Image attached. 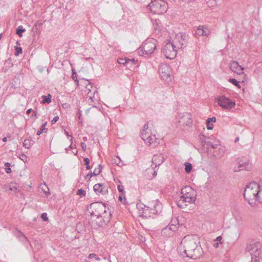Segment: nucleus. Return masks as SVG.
<instances>
[{
  "label": "nucleus",
  "instance_id": "obj_1",
  "mask_svg": "<svg viewBox=\"0 0 262 262\" xmlns=\"http://www.w3.org/2000/svg\"><path fill=\"white\" fill-rule=\"evenodd\" d=\"M180 254L183 256L191 259H196L203 254V250L201 246H199L194 240H182L178 247Z\"/></svg>",
  "mask_w": 262,
  "mask_h": 262
},
{
  "label": "nucleus",
  "instance_id": "obj_2",
  "mask_svg": "<svg viewBox=\"0 0 262 262\" xmlns=\"http://www.w3.org/2000/svg\"><path fill=\"white\" fill-rule=\"evenodd\" d=\"M260 191L258 189L256 182H250L245 188L244 193V198L249 202V204H252L250 201H258Z\"/></svg>",
  "mask_w": 262,
  "mask_h": 262
},
{
  "label": "nucleus",
  "instance_id": "obj_3",
  "mask_svg": "<svg viewBox=\"0 0 262 262\" xmlns=\"http://www.w3.org/2000/svg\"><path fill=\"white\" fill-rule=\"evenodd\" d=\"M137 207L139 209H142L143 210V216L146 217H152L153 215L159 214L162 212V204L156 200L152 207L147 206L143 204H137Z\"/></svg>",
  "mask_w": 262,
  "mask_h": 262
},
{
  "label": "nucleus",
  "instance_id": "obj_4",
  "mask_svg": "<svg viewBox=\"0 0 262 262\" xmlns=\"http://www.w3.org/2000/svg\"><path fill=\"white\" fill-rule=\"evenodd\" d=\"M147 7L150 12L154 14L161 15L166 12L168 4L164 0H151Z\"/></svg>",
  "mask_w": 262,
  "mask_h": 262
},
{
  "label": "nucleus",
  "instance_id": "obj_5",
  "mask_svg": "<svg viewBox=\"0 0 262 262\" xmlns=\"http://www.w3.org/2000/svg\"><path fill=\"white\" fill-rule=\"evenodd\" d=\"M156 40L153 39H147L142 45L138 51L140 55L142 56L145 55H150L152 54L156 49Z\"/></svg>",
  "mask_w": 262,
  "mask_h": 262
},
{
  "label": "nucleus",
  "instance_id": "obj_6",
  "mask_svg": "<svg viewBox=\"0 0 262 262\" xmlns=\"http://www.w3.org/2000/svg\"><path fill=\"white\" fill-rule=\"evenodd\" d=\"M91 215L96 216L98 219L101 217L102 214L106 212L105 206L101 202L92 203L90 206Z\"/></svg>",
  "mask_w": 262,
  "mask_h": 262
},
{
  "label": "nucleus",
  "instance_id": "obj_7",
  "mask_svg": "<svg viewBox=\"0 0 262 262\" xmlns=\"http://www.w3.org/2000/svg\"><path fill=\"white\" fill-rule=\"evenodd\" d=\"M178 49L172 41H169L163 49V53L167 58L172 59L176 56Z\"/></svg>",
  "mask_w": 262,
  "mask_h": 262
},
{
  "label": "nucleus",
  "instance_id": "obj_8",
  "mask_svg": "<svg viewBox=\"0 0 262 262\" xmlns=\"http://www.w3.org/2000/svg\"><path fill=\"white\" fill-rule=\"evenodd\" d=\"M187 35L185 33H179L176 34L172 42L178 49H182L187 45Z\"/></svg>",
  "mask_w": 262,
  "mask_h": 262
},
{
  "label": "nucleus",
  "instance_id": "obj_9",
  "mask_svg": "<svg viewBox=\"0 0 262 262\" xmlns=\"http://www.w3.org/2000/svg\"><path fill=\"white\" fill-rule=\"evenodd\" d=\"M218 104L223 108L231 109L235 106V101H232L229 98L224 95L220 96L216 99Z\"/></svg>",
  "mask_w": 262,
  "mask_h": 262
},
{
  "label": "nucleus",
  "instance_id": "obj_10",
  "mask_svg": "<svg viewBox=\"0 0 262 262\" xmlns=\"http://www.w3.org/2000/svg\"><path fill=\"white\" fill-rule=\"evenodd\" d=\"M159 73L163 80L166 81L171 80L170 68L167 64L165 63L161 64L159 68Z\"/></svg>",
  "mask_w": 262,
  "mask_h": 262
},
{
  "label": "nucleus",
  "instance_id": "obj_11",
  "mask_svg": "<svg viewBox=\"0 0 262 262\" xmlns=\"http://www.w3.org/2000/svg\"><path fill=\"white\" fill-rule=\"evenodd\" d=\"M173 222V224H169L167 226L162 229V234L165 235H171L173 232L177 229V226L176 224H178L179 222L178 219H176L172 221Z\"/></svg>",
  "mask_w": 262,
  "mask_h": 262
},
{
  "label": "nucleus",
  "instance_id": "obj_12",
  "mask_svg": "<svg viewBox=\"0 0 262 262\" xmlns=\"http://www.w3.org/2000/svg\"><path fill=\"white\" fill-rule=\"evenodd\" d=\"M179 122L184 125H190L192 122L191 115L188 113L180 114L179 115Z\"/></svg>",
  "mask_w": 262,
  "mask_h": 262
},
{
  "label": "nucleus",
  "instance_id": "obj_13",
  "mask_svg": "<svg viewBox=\"0 0 262 262\" xmlns=\"http://www.w3.org/2000/svg\"><path fill=\"white\" fill-rule=\"evenodd\" d=\"M93 189L94 191L97 194H101L102 195H105L108 192V188L107 186L104 184L100 183H97L94 185Z\"/></svg>",
  "mask_w": 262,
  "mask_h": 262
},
{
  "label": "nucleus",
  "instance_id": "obj_14",
  "mask_svg": "<svg viewBox=\"0 0 262 262\" xmlns=\"http://www.w3.org/2000/svg\"><path fill=\"white\" fill-rule=\"evenodd\" d=\"M210 33L209 29L205 26H200L198 27L194 35L196 36H207Z\"/></svg>",
  "mask_w": 262,
  "mask_h": 262
},
{
  "label": "nucleus",
  "instance_id": "obj_15",
  "mask_svg": "<svg viewBox=\"0 0 262 262\" xmlns=\"http://www.w3.org/2000/svg\"><path fill=\"white\" fill-rule=\"evenodd\" d=\"M230 69L234 73L238 75H241L244 73V68L239 65L237 61H233L230 63Z\"/></svg>",
  "mask_w": 262,
  "mask_h": 262
},
{
  "label": "nucleus",
  "instance_id": "obj_16",
  "mask_svg": "<svg viewBox=\"0 0 262 262\" xmlns=\"http://www.w3.org/2000/svg\"><path fill=\"white\" fill-rule=\"evenodd\" d=\"M164 155L162 154H155L152 159V164L155 165V168L160 165L165 160Z\"/></svg>",
  "mask_w": 262,
  "mask_h": 262
},
{
  "label": "nucleus",
  "instance_id": "obj_17",
  "mask_svg": "<svg viewBox=\"0 0 262 262\" xmlns=\"http://www.w3.org/2000/svg\"><path fill=\"white\" fill-rule=\"evenodd\" d=\"M238 168H241V169H236V168H235V171H239L241 170H243V169H245V170H250V168H251V164L249 163V162H247V161H239L238 162Z\"/></svg>",
  "mask_w": 262,
  "mask_h": 262
},
{
  "label": "nucleus",
  "instance_id": "obj_18",
  "mask_svg": "<svg viewBox=\"0 0 262 262\" xmlns=\"http://www.w3.org/2000/svg\"><path fill=\"white\" fill-rule=\"evenodd\" d=\"M220 141L219 140L214 141V142H212L209 138V140H207L205 143V149L204 150L208 151L209 148L210 147L212 148L213 149L216 148L217 147L220 145Z\"/></svg>",
  "mask_w": 262,
  "mask_h": 262
},
{
  "label": "nucleus",
  "instance_id": "obj_19",
  "mask_svg": "<svg viewBox=\"0 0 262 262\" xmlns=\"http://www.w3.org/2000/svg\"><path fill=\"white\" fill-rule=\"evenodd\" d=\"M141 138L145 141V143L148 144V145L151 144L155 142L156 138L155 136L148 135V137H146V133L141 135Z\"/></svg>",
  "mask_w": 262,
  "mask_h": 262
},
{
  "label": "nucleus",
  "instance_id": "obj_20",
  "mask_svg": "<svg viewBox=\"0 0 262 262\" xmlns=\"http://www.w3.org/2000/svg\"><path fill=\"white\" fill-rule=\"evenodd\" d=\"M195 191H193V193H189L187 195H182L183 196V198H184L185 200H186V202L189 203H194L195 201Z\"/></svg>",
  "mask_w": 262,
  "mask_h": 262
},
{
  "label": "nucleus",
  "instance_id": "obj_21",
  "mask_svg": "<svg viewBox=\"0 0 262 262\" xmlns=\"http://www.w3.org/2000/svg\"><path fill=\"white\" fill-rule=\"evenodd\" d=\"M225 151V149L224 147H220L214 151L213 156L216 159H220L224 156Z\"/></svg>",
  "mask_w": 262,
  "mask_h": 262
},
{
  "label": "nucleus",
  "instance_id": "obj_22",
  "mask_svg": "<svg viewBox=\"0 0 262 262\" xmlns=\"http://www.w3.org/2000/svg\"><path fill=\"white\" fill-rule=\"evenodd\" d=\"M14 234L20 242L25 243L28 241L27 237L20 230H16Z\"/></svg>",
  "mask_w": 262,
  "mask_h": 262
},
{
  "label": "nucleus",
  "instance_id": "obj_23",
  "mask_svg": "<svg viewBox=\"0 0 262 262\" xmlns=\"http://www.w3.org/2000/svg\"><path fill=\"white\" fill-rule=\"evenodd\" d=\"M101 165L99 164L98 168H96L95 169L93 172H89L85 177V179H86L87 178H89V179L94 176H97L99 175L101 172Z\"/></svg>",
  "mask_w": 262,
  "mask_h": 262
},
{
  "label": "nucleus",
  "instance_id": "obj_24",
  "mask_svg": "<svg viewBox=\"0 0 262 262\" xmlns=\"http://www.w3.org/2000/svg\"><path fill=\"white\" fill-rule=\"evenodd\" d=\"M209 138H207L204 135L201 134L199 135V140L204 150L205 149V143L207 140H209Z\"/></svg>",
  "mask_w": 262,
  "mask_h": 262
},
{
  "label": "nucleus",
  "instance_id": "obj_25",
  "mask_svg": "<svg viewBox=\"0 0 262 262\" xmlns=\"http://www.w3.org/2000/svg\"><path fill=\"white\" fill-rule=\"evenodd\" d=\"M193 190L190 186H186L181 189V193L182 195H187L189 193H193Z\"/></svg>",
  "mask_w": 262,
  "mask_h": 262
},
{
  "label": "nucleus",
  "instance_id": "obj_26",
  "mask_svg": "<svg viewBox=\"0 0 262 262\" xmlns=\"http://www.w3.org/2000/svg\"><path fill=\"white\" fill-rule=\"evenodd\" d=\"M186 203H187L186 200L181 196L180 199L177 202V205L180 208H184L187 205Z\"/></svg>",
  "mask_w": 262,
  "mask_h": 262
},
{
  "label": "nucleus",
  "instance_id": "obj_27",
  "mask_svg": "<svg viewBox=\"0 0 262 262\" xmlns=\"http://www.w3.org/2000/svg\"><path fill=\"white\" fill-rule=\"evenodd\" d=\"M130 59L128 58H120L118 60V62L120 64H123L124 66H127L128 64H129L130 61Z\"/></svg>",
  "mask_w": 262,
  "mask_h": 262
},
{
  "label": "nucleus",
  "instance_id": "obj_28",
  "mask_svg": "<svg viewBox=\"0 0 262 262\" xmlns=\"http://www.w3.org/2000/svg\"><path fill=\"white\" fill-rule=\"evenodd\" d=\"M26 31V29L22 26H19L16 30V34L19 37H22L23 33Z\"/></svg>",
  "mask_w": 262,
  "mask_h": 262
},
{
  "label": "nucleus",
  "instance_id": "obj_29",
  "mask_svg": "<svg viewBox=\"0 0 262 262\" xmlns=\"http://www.w3.org/2000/svg\"><path fill=\"white\" fill-rule=\"evenodd\" d=\"M51 94H49L47 96L43 95L42 96V103H49L51 102Z\"/></svg>",
  "mask_w": 262,
  "mask_h": 262
},
{
  "label": "nucleus",
  "instance_id": "obj_30",
  "mask_svg": "<svg viewBox=\"0 0 262 262\" xmlns=\"http://www.w3.org/2000/svg\"><path fill=\"white\" fill-rule=\"evenodd\" d=\"M192 168V165L190 163H185V170L186 173H189L191 172Z\"/></svg>",
  "mask_w": 262,
  "mask_h": 262
},
{
  "label": "nucleus",
  "instance_id": "obj_31",
  "mask_svg": "<svg viewBox=\"0 0 262 262\" xmlns=\"http://www.w3.org/2000/svg\"><path fill=\"white\" fill-rule=\"evenodd\" d=\"M31 145H32V144L29 139H25L23 142V146L28 149L31 146Z\"/></svg>",
  "mask_w": 262,
  "mask_h": 262
},
{
  "label": "nucleus",
  "instance_id": "obj_32",
  "mask_svg": "<svg viewBox=\"0 0 262 262\" xmlns=\"http://www.w3.org/2000/svg\"><path fill=\"white\" fill-rule=\"evenodd\" d=\"M229 81L234 85L235 86H237L238 88H241V85L239 84L238 82L234 78H230L229 80Z\"/></svg>",
  "mask_w": 262,
  "mask_h": 262
},
{
  "label": "nucleus",
  "instance_id": "obj_33",
  "mask_svg": "<svg viewBox=\"0 0 262 262\" xmlns=\"http://www.w3.org/2000/svg\"><path fill=\"white\" fill-rule=\"evenodd\" d=\"M83 161L84 162V164L86 165V169L87 170H89L91 169V167L90 166V161L88 158H84Z\"/></svg>",
  "mask_w": 262,
  "mask_h": 262
},
{
  "label": "nucleus",
  "instance_id": "obj_34",
  "mask_svg": "<svg viewBox=\"0 0 262 262\" xmlns=\"http://www.w3.org/2000/svg\"><path fill=\"white\" fill-rule=\"evenodd\" d=\"M77 194L79 195L80 197H82L85 195L86 192L82 189H79L77 190Z\"/></svg>",
  "mask_w": 262,
  "mask_h": 262
},
{
  "label": "nucleus",
  "instance_id": "obj_35",
  "mask_svg": "<svg viewBox=\"0 0 262 262\" xmlns=\"http://www.w3.org/2000/svg\"><path fill=\"white\" fill-rule=\"evenodd\" d=\"M15 55L16 56H18L20 54H21L23 52V50L21 47H15Z\"/></svg>",
  "mask_w": 262,
  "mask_h": 262
},
{
  "label": "nucleus",
  "instance_id": "obj_36",
  "mask_svg": "<svg viewBox=\"0 0 262 262\" xmlns=\"http://www.w3.org/2000/svg\"><path fill=\"white\" fill-rule=\"evenodd\" d=\"M92 258H95L97 260H99L100 259V257H98L96 254H95L94 253L90 254L88 256L89 259H91Z\"/></svg>",
  "mask_w": 262,
  "mask_h": 262
},
{
  "label": "nucleus",
  "instance_id": "obj_37",
  "mask_svg": "<svg viewBox=\"0 0 262 262\" xmlns=\"http://www.w3.org/2000/svg\"><path fill=\"white\" fill-rule=\"evenodd\" d=\"M118 191L121 193L122 194H124L125 192L124 190V186L122 185H119L118 186Z\"/></svg>",
  "mask_w": 262,
  "mask_h": 262
},
{
  "label": "nucleus",
  "instance_id": "obj_38",
  "mask_svg": "<svg viewBox=\"0 0 262 262\" xmlns=\"http://www.w3.org/2000/svg\"><path fill=\"white\" fill-rule=\"evenodd\" d=\"M206 125L208 129L211 130L213 129V124L211 123L210 122H208L207 120H206Z\"/></svg>",
  "mask_w": 262,
  "mask_h": 262
},
{
  "label": "nucleus",
  "instance_id": "obj_39",
  "mask_svg": "<svg viewBox=\"0 0 262 262\" xmlns=\"http://www.w3.org/2000/svg\"><path fill=\"white\" fill-rule=\"evenodd\" d=\"M42 220L44 221H47L48 220V217L47 216V214L46 213H43L41 214L40 216Z\"/></svg>",
  "mask_w": 262,
  "mask_h": 262
},
{
  "label": "nucleus",
  "instance_id": "obj_40",
  "mask_svg": "<svg viewBox=\"0 0 262 262\" xmlns=\"http://www.w3.org/2000/svg\"><path fill=\"white\" fill-rule=\"evenodd\" d=\"M47 124V122H46L45 123H43V124L41 125V127L40 128V129L41 130H42V131L45 130V131L46 132L47 131V128H46V126Z\"/></svg>",
  "mask_w": 262,
  "mask_h": 262
},
{
  "label": "nucleus",
  "instance_id": "obj_41",
  "mask_svg": "<svg viewBox=\"0 0 262 262\" xmlns=\"http://www.w3.org/2000/svg\"><path fill=\"white\" fill-rule=\"evenodd\" d=\"M206 120H207L208 122H215L216 120V118L214 117L209 118Z\"/></svg>",
  "mask_w": 262,
  "mask_h": 262
},
{
  "label": "nucleus",
  "instance_id": "obj_42",
  "mask_svg": "<svg viewBox=\"0 0 262 262\" xmlns=\"http://www.w3.org/2000/svg\"><path fill=\"white\" fill-rule=\"evenodd\" d=\"M5 63L7 64L10 67H12L13 66V64L11 62V60L10 59H8L7 60H6Z\"/></svg>",
  "mask_w": 262,
  "mask_h": 262
},
{
  "label": "nucleus",
  "instance_id": "obj_43",
  "mask_svg": "<svg viewBox=\"0 0 262 262\" xmlns=\"http://www.w3.org/2000/svg\"><path fill=\"white\" fill-rule=\"evenodd\" d=\"M81 147L83 151H85L86 149V145L84 142L81 143Z\"/></svg>",
  "mask_w": 262,
  "mask_h": 262
},
{
  "label": "nucleus",
  "instance_id": "obj_44",
  "mask_svg": "<svg viewBox=\"0 0 262 262\" xmlns=\"http://www.w3.org/2000/svg\"><path fill=\"white\" fill-rule=\"evenodd\" d=\"M257 185L258 186V189L261 191L262 190V179H260L258 184H257Z\"/></svg>",
  "mask_w": 262,
  "mask_h": 262
},
{
  "label": "nucleus",
  "instance_id": "obj_45",
  "mask_svg": "<svg viewBox=\"0 0 262 262\" xmlns=\"http://www.w3.org/2000/svg\"><path fill=\"white\" fill-rule=\"evenodd\" d=\"M59 119V117L58 116L55 117L53 120L51 121L52 124L55 123Z\"/></svg>",
  "mask_w": 262,
  "mask_h": 262
},
{
  "label": "nucleus",
  "instance_id": "obj_46",
  "mask_svg": "<svg viewBox=\"0 0 262 262\" xmlns=\"http://www.w3.org/2000/svg\"><path fill=\"white\" fill-rule=\"evenodd\" d=\"M76 116L79 118V120L81 119L82 114H81V112L80 111V110H78V112Z\"/></svg>",
  "mask_w": 262,
  "mask_h": 262
},
{
  "label": "nucleus",
  "instance_id": "obj_47",
  "mask_svg": "<svg viewBox=\"0 0 262 262\" xmlns=\"http://www.w3.org/2000/svg\"><path fill=\"white\" fill-rule=\"evenodd\" d=\"M5 171L6 173H10L11 172V169L10 167H5Z\"/></svg>",
  "mask_w": 262,
  "mask_h": 262
},
{
  "label": "nucleus",
  "instance_id": "obj_48",
  "mask_svg": "<svg viewBox=\"0 0 262 262\" xmlns=\"http://www.w3.org/2000/svg\"><path fill=\"white\" fill-rule=\"evenodd\" d=\"M258 201L262 204V192L260 191Z\"/></svg>",
  "mask_w": 262,
  "mask_h": 262
},
{
  "label": "nucleus",
  "instance_id": "obj_49",
  "mask_svg": "<svg viewBox=\"0 0 262 262\" xmlns=\"http://www.w3.org/2000/svg\"><path fill=\"white\" fill-rule=\"evenodd\" d=\"M144 133H146V137H148V135H151V134H150V133H149L147 130H142L141 135L143 134Z\"/></svg>",
  "mask_w": 262,
  "mask_h": 262
},
{
  "label": "nucleus",
  "instance_id": "obj_50",
  "mask_svg": "<svg viewBox=\"0 0 262 262\" xmlns=\"http://www.w3.org/2000/svg\"><path fill=\"white\" fill-rule=\"evenodd\" d=\"M222 238V236H217V237L216 238V239H215V242H221V241Z\"/></svg>",
  "mask_w": 262,
  "mask_h": 262
},
{
  "label": "nucleus",
  "instance_id": "obj_51",
  "mask_svg": "<svg viewBox=\"0 0 262 262\" xmlns=\"http://www.w3.org/2000/svg\"><path fill=\"white\" fill-rule=\"evenodd\" d=\"M72 78H73V80H74L75 81H77V84H78V80H77V78L76 75L74 76V74H73Z\"/></svg>",
  "mask_w": 262,
  "mask_h": 262
},
{
  "label": "nucleus",
  "instance_id": "obj_52",
  "mask_svg": "<svg viewBox=\"0 0 262 262\" xmlns=\"http://www.w3.org/2000/svg\"><path fill=\"white\" fill-rule=\"evenodd\" d=\"M21 157L20 159L23 160V161H25V160H27V157L25 155H22L21 156Z\"/></svg>",
  "mask_w": 262,
  "mask_h": 262
},
{
  "label": "nucleus",
  "instance_id": "obj_53",
  "mask_svg": "<svg viewBox=\"0 0 262 262\" xmlns=\"http://www.w3.org/2000/svg\"><path fill=\"white\" fill-rule=\"evenodd\" d=\"M148 128V124H145L144 126H143V130H146Z\"/></svg>",
  "mask_w": 262,
  "mask_h": 262
},
{
  "label": "nucleus",
  "instance_id": "obj_54",
  "mask_svg": "<svg viewBox=\"0 0 262 262\" xmlns=\"http://www.w3.org/2000/svg\"><path fill=\"white\" fill-rule=\"evenodd\" d=\"M42 132H43V131L40 129L37 132V136H39L41 134H42Z\"/></svg>",
  "mask_w": 262,
  "mask_h": 262
},
{
  "label": "nucleus",
  "instance_id": "obj_55",
  "mask_svg": "<svg viewBox=\"0 0 262 262\" xmlns=\"http://www.w3.org/2000/svg\"><path fill=\"white\" fill-rule=\"evenodd\" d=\"M10 163H8V162H6L5 163V167H10Z\"/></svg>",
  "mask_w": 262,
  "mask_h": 262
},
{
  "label": "nucleus",
  "instance_id": "obj_56",
  "mask_svg": "<svg viewBox=\"0 0 262 262\" xmlns=\"http://www.w3.org/2000/svg\"><path fill=\"white\" fill-rule=\"evenodd\" d=\"M130 60L131 61H130L129 64H135V60L134 59H130Z\"/></svg>",
  "mask_w": 262,
  "mask_h": 262
},
{
  "label": "nucleus",
  "instance_id": "obj_57",
  "mask_svg": "<svg viewBox=\"0 0 262 262\" xmlns=\"http://www.w3.org/2000/svg\"><path fill=\"white\" fill-rule=\"evenodd\" d=\"M213 247L215 248H217L219 247V243L218 242H216V243H215L214 244H213Z\"/></svg>",
  "mask_w": 262,
  "mask_h": 262
},
{
  "label": "nucleus",
  "instance_id": "obj_58",
  "mask_svg": "<svg viewBox=\"0 0 262 262\" xmlns=\"http://www.w3.org/2000/svg\"><path fill=\"white\" fill-rule=\"evenodd\" d=\"M31 112H32V110L31 108H30L27 111L26 113H27V114L29 115L31 113Z\"/></svg>",
  "mask_w": 262,
  "mask_h": 262
},
{
  "label": "nucleus",
  "instance_id": "obj_59",
  "mask_svg": "<svg viewBox=\"0 0 262 262\" xmlns=\"http://www.w3.org/2000/svg\"><path fill=\"white\" fill-rule=\"evenodd\" d=\"M157 170H156L155 168H154V173H153V175H154V177L157 176Z\"/></svg>",
  "mask_w": 262,
  "mask_h": 262
},
{
  "label": "nucleus",
  "instance_id": "obj_60",
  "mask_svg": "<svg viewBox=\"0 0 262 262\" xmlns=\"http://www.w3.org/2000/svg\"><path fill=\"white\" fill-rule=\"evenodd\" d=\"M3 141L4 142H6L7 141V137H4L2 139Z\"/></svg>",
  "mask_w": 262,
  "mask_h": 262
},
{
  "label": "nucleus",
  "instance_id": "obj_61",
  "mask_svg": "<svg viewBox=\"0 0 262 262\" xmlns=\"http://www.w3.org/2000/svg\"><path fill=\"white\" fill-rule=\"evenodd\" d=\"M63 106L64 107H68L69 106V104L68 103H64L63 104Z\"/></svg>",
  "mask_w": 262,
  "mask_h": 262
},
{
  "label": "nucleus",
  "instance_id": "obj_62",
  "mask_svg": "<svg viewBox=\"0 0 262 262\" xmlns=\"http://www.w3.org/2000/svg\"><path fill=\"white\" fill-rule=\"evenodd\" d=\"M122 200H123V198H122V195H120V196H119V200L120 201L122 202Z\"/></svg>",
  "mask_w": 262,
  "mask_h": 262
},
{
  "label": "nucleus",
  "instance_id": "obj_63",
  "mask_svg": "<svg viewBox=\"0 0 262 262\" xmlns=\"http://www.w3.org/2000/svg\"><path fill=\"white\" fill-rule=\"evenodd\" d=\"M32 116H35L36 117V113L35 112V111H33V114H32Z\"/></svg>",
  "mask_w": 262,
  "mask_h": 262
},
{
  "label": "nucleus",
  "instance_id": "obj_64",
  "mask_svg": "<svg viewBox=\"0 0 262 262\" xmlns=\"http://www.w3.org/2000/svg\"><path fill=\"white\" fill-rule=\"evenodd\" d=\"M75 146H76V145H73L72 144H71V145H70V146H69V148H73L74 147H75Z\"/></svg>",
  "mask_w": 262,
  "mask_h": 262
}]
</instances>
